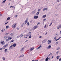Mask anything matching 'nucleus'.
<instances>
[{"mask_svg":"<svg viewBox=\"0 0 61 61\" xmlns=\"http://www.w3.org/2000/svg\"><path fill=\"white\" fill-rule=\"evenodd\" d=\"M16 23H15L13 24L12 26V27L14 28H15V27H16Z\"/></svg>","mask_w":61,"mask_h":61,"instance_id":"nucleus-1","label":"nucleus"},{"mask_svg":"<svg viewBox=\"0 0 61 61\" xmlns=\"http://www.w3.org/2000/svg\"><path fill=\"white\" fill-rule=\"evenodd\" d=\"M8 46V44H6L3 47H2V49H5L6 46Z\"/></svg>","mask_w":61,"mask_h":61,"instance_id":"nucleus-2","label":"nucleus"},{"mask_svg":"<svg viewBox=\"0 0 61 61\" xmlns=\"http://www.w3.org/2000/svg\"><path fill=\"white\" fill-rule=\"evenodd\" d=\"M8 38L9 40H11L13 39V38L10 37V36H8Z\"/></svg>","mask_w":61,"mask_h":61,"instance_id":"nucleus-3","label":"nucleus"},{"mask_svg":"<svg viewBox=\"0 0 61 61\" xmlns=\"http://www.w3.org/2000/svg\"><path fill=\"white\" fill-rule=\"evenodd\" d=\"M31 35V32H29L27 34V35L28 36H29Z\"/></svg>","mask_w":61,"mask_h":61,"instance_id":"nucleus-4","label":"nucleus"},{"mask_svg":"<svg viewBox=\"0 0 61 61\" xmlns=\"http://www.w3.org/2000/svg\"><path fill=\"white\" fill-rule=\"evenodd\" d=\"M47 42L48 44H49L51 43V40H48Z\"/></svg>","mask_w":61,"mask_h":61,"instance_id":"nucleus-5","label":"nucleus"},{"mask_svg":"<svg viewBox=\"0 0 61 61\" xmlns=\"http://www.w3.org/2000/svg\"><path fill=\"white\" fill-rule=\"evenodd\" d=\"M38 17V16H35L34 17V19H36Z\"/></svg>","mask_w":61,"mask_h":61,"instance_id":"nucleus-6","label":"nucleus"},{"mask_svg":"<svg viewBox=\"0 0 61 61\" xmlns=\"http://www.w3.org/2000/svg\"><path fill=\"white\" fill-rule=\"evenodd\" d=\"M28 21V19H26V20L25 21V24H26V23H27V22Z\"/></svg>","mask_w":61,"mask_h":61,"instance_id":"nucleus-7","label":"nucleus"},{"mask_svg":"<svg viewBox=\"0 0 61 61\" xmlns=\"http://www.w3.org/2000/svg\"><path fill=\"white\" fill-rule=\"evenodd\" d=\"M28 36L27 35H25L24 36V37L25 38H27V37H28Z\"/></svg>","mask_w":61,"mask_h":61,"instance_id":"nucleus-8","label":"nucleus"},{"mask_svg":"<svg viewBox=\"0 0 61 61\" xmlns=\"http://www.w3.org/2000/svg\"><path fill=\"white\" fill-rule=\"evenodd\" d=\"M5 30V29H2L1 30V32L2 33V32H4V31Z\"/></svg>","mask_w":61,"mask_h":61,"instance_id":"nucleus-9","label":"nucleus"},{"mask_svg":"<svg viewBox=\"0 0 61 61\" xmlns=\"http://www.w3.org/2000/svg\"><path fill=\"white\" fill-rule=\"evenodd\" d=\"M61 27V25H60L59 26H58L57 27V29H59Z\"/></svg>","mask_w":61,"mask_h":61,"instance_id":"nucleus-10","label":"nucleus"},{"mask_svg":"<svg viewBox=\"0 0 61 61\" xmlns=\"http://www.w3.org/2000/svg\"><path fill=\"white\" fill-rule=\"evenodd\" d=\"M37 28V26H36L34 27V29H36V28Z\"/></svg>","mask_w":61,"mask_h":61,"instance_id":"nucleus-11","label":"nucleus"},{"mask_svg":"<svg viewBox=\"0 0 61 61\" xmlns=\"http://www.w3.org/2000/svg\"><path fill=\"white\" fill-rule=\"evenodd\" d=\"M39 13H40V12L39 11L38 12H37L36 14V15H38L39 14Z\"/></svg>","mask_w":61,"mask_h":61,"instance_id":"nucleus-12","label":"nucleus"},{"mask_svg":"<svg viewBox=\"0 0 61 61\" xmlns=\"http://www.w3.org/2000/svg\"><path fill=\"white\" fill-rule=\"evenodd\" d=\"M34 49V47L31 48L30 49V51H32V50H33Z\"/></svg>","mask_w":61,"mask_h":61,"instance_id":"nucleus-13","label":"nucleus"},{"mask_svg":"<svg viewBox=\"0 0 61 61\" xmlns=\"http://www.w3.org/2000/svg\"><path fill=\"white\" fill-rule=\"evenodd\" d=\"M48 59H49V58H48V57H47L46 59V61H48Z\"/></svg>","mask_w":61,"mask_h":61,"instance_id":"nucleus-14","label":"nucleus"},{"mask_svg":"<svg viewBox=\"0 0 61 61\" xmlns=\"http://www.w3.org/2000/svg\"><path fill=\"white\" fill-rule=\"evenodd\" d=\"M51 45H50L49 46H48V48H51Z\"/></svg>","mask_w":61,"mask_h":61,"instance_id":"nucleus-15","label":"nucleus"},{"mask_svg":"<svg viewBox=\"0 0 61 61\" xmlns=\"http://www.w3.org/2000/svg\"><path fill=\"white\" fill-rule=\"evenodd\" d=\"M10 19V17H8L7 18V20H9Z\"/></svg>","mask_w":61,"mask_h":61,"instance_id":"nucleus-16","label":"nucleus"},{"mask_svg":"<svg viewBox=\"0 0 61 61\" xmlns=\"http://www.w3.org/2000/svg\"><path fill=\"white\" fill-rule=\"evenodd\" d=\"M43 17L44 18L46 17V15H44L43 16Z\"/></svg>","mask_w":61,"mask_h":61,"instance_id":"nucleus-17","label":"nucleus"},{"mask_svg":"<svg viewBox=\"0 0 61 61\" xmlns=\"http://www.w3.org/2000/svg\"><path fill=\"white\" fill-rule=\"evenodd\" d=\"M24 56V55H21L20 56V57H19V58L23 57V56Z\"/></svg>","mask_w":61,"mask_h":61,"instance_id":"nucleus-18","label":"nucleus"},{"mask_svg":"<svg viewBox=\"0 0 61 61\" xmlns=\"http://www.w3.org/2000/svg\"><path fill=\"white\" fill-rule=\"evenodd\" d=\"M13 46L14 47H15V46H16V44L14 43L13 45Z\"/></svg>","mask_w":61,"mask_h":61,"instance_id":"nucleus-19","label":"nucleus"},{"mask_svg":"<svg viewBox=\"0 0 61 61\" xmlns=\"http://www.w3.org/2000/svg\"><path fill=\"white\" fill-rule=\"evenodd\" d=\"M59 57H60V56H57L56 57L57 59H59Z\"/></svg>","mask_w":61,"mask_h":61,"instance_id":"nucleus-20","label":"nucleus"},{"mask_svg":"<svg viewBox=\"0 0 61 61\" xmlns=\"http://www.w3.org/2000/svg\"><path fill=\"white\" fill-rule=\"evenodd\" d=\"M5 42V41H2L1 42H0V44H3V43H4Z\"/></svg>","mask_w":61,"mask_h":61,"instance_id":"nucleus-21","label":"nucleus"},{"mask_svg":"<svg viewBox=\"0 0 61 61\" xmlns=\"http://www.w3.org/2000/svg\"><path fill=\"white\" fill-rule=\"evenodd\" d=\"M23 36V34H21L20 36V37H22Z\"/></svg>","mask_w":61,"mask_h":61,"instance_id":"nucleus-22","label":"nucleus"},{"mask_svg":"<svg viewBox=\"0 0 61 61\" xmlns=\"http://www.w3.org/2000/svg\"><path fill=\"white\" fill-rule=\"evenodd\" d=\"M47 10V8H45V9H43V11H45V10Z\"/></svg>","mask_w":61,"mask_h":61,"instance_id":"nucleus-23","label":"nucleus"},{"mask_svg":"<svg viewBox=\"0 0 61 61\" xmlns=\"http://www.w3.org/2000/svg\"><path fill=\"white\" fill-rule=\"evenodd\" d=\"M60 49V47H58L56 49V50H59Z\"/></svg>","mask_w":61,"mask_h":61,"instance_id":"nucleus-24","label":"nucleus"},{"mask_svg":"<svg viewBox=\"0 0 61 61\" xmlns=\"http://www.w3.org/2000/svg\"><path fill=\"white\" fill-rule=\"evenodd\" d=\"M52 53H50V54H49V55H48V57L49 56H50V55H52Z\"/></svg>","mask_w":61,"mask_h":61,"instance_id":"nucleus-25","label":"nucleus"},{"mask_svg":"<svg viewBox=\"0 0 61 61\" xmlns=\"http://www.w3.org/2000/svg\"><path fill=\"white\" fill-rule=\"evenodd\" d=\"M10 36H13L14 35V33H12L10 34Z\"/></svg>","mask_w":61,"mask_h":61,"instance_id":"nucleus-26","label":"nucleus"},{"mask_svg":"<svg viewBox=\"0 0 61 61\" xmlns=\"http://www.w3.org/2000/svg\"><path fill=\"white\" fill-rule=\"evenodd\" d=\"M7 49H5V53H6V52H7Z\"/></svg>","mask_w":61,"mask_h":61,"instance_id":"nucleus-27","label":"nucleus"},{"mask_svg":"<svg viewBox=\"0 0 61 61\" xmlns=\"http://www.w3.org/2000/svg\"><path fill=\"white\" fill-rule=\"evenodd\" d=\"M2 59L4 60H5V57H2Z\"/></svg>","mask_w":61,"mask_h":61,"instance_id":"nucleus-28","label":"nucleus"},{"mask_svg":"<svg viewBox=\"0 0 61 61\" xmlns=\"http://www.w3.org/2000/svg\"><path fill=\"white\" fill-rule=\"evenodd\" d=\"M31 37H32V36L31 35H30L29 37V38H31Z\"/></svg>","mask_w":61,"mask_h":61,"instance_id":"nucleus-29","label":"nucleus"},{"mask_svg":"<svg viewBox=\"0 0 61 61\" xmlns=\"http://www.w3.org/2000/svg\"><path fill=\"white\" fill-rule=\"evenodd\" d=\"M46 20V19H43V21L44 22V21H45Z\"/></svg>","mask_w":61,"mask_h":61,"instance_id":"nucleus-30","label":"nucleus"},{"mask_svg":"<svg viewBox=\"0 0 61 61\" xmlns=\"http://www.w3.org/2000/svg\"><path fill=\"white\" fill-rule=\"evenodd\" d=\"M52 22L49 25V26H51V25H52Z\"/></svg>","mask_w":61,"mask_h":61,"instance_id":"nucleus-31","label":"nucleus"},{"mask_svg":"<svg viewBox=\"0 0 61 61\" xmlns=\"http://www.w3.org/2000/svg\"><path fill=\"white\" fill-rule=\"evenodd\" d=\"M6 1V0H4L2 2V3H5V1Z\"/></svg>","mask_w":61,"mask_h":61,"instance_id":"nucleus-32","label":"nucleus"},{"mask_svg":"<svg viewBox=\"0 0 61 61\" xmlns=\"http://www.w3.org/2000/svg\"><path fill=\"white\" fill-rule=\"evenodd\" d=\"M4 37L5 38H7V36H5V37Z\"/></svg>","mask_w":61,"mask_h":61,"instance_id":"nucleus-33","label":"nucleus"},{"mask_svg":"<svg viewBox=\"0 0 61 61\" xmlns=\"http://www.w3.org/2000/svg\"><path fill=\"white\" fill-rule=\"evenodd\" d=\"M12 47H13V45H11L10 46V48H12Z\"/></svg>","mask_w":61,"mask_h":61,"instance_id":"nucleus-34","label":"nucleus"},{"mask_svg":"<svg viewBox=\"0 0 61 61\" xmlns=\"http://www.w3.org/2000/svg\"><path fill=\"white\" fill-rule=\"evenodd\" d=\"M11 7H12V8H13V7H14V6H10V8H11Z\"/></svg>","mask_w":61,"mask_h":61,"instance_id":"nucleus-35","label":"nucleus"},{"mask_svg":"<svg viewBox=\"0 0 61 61\" xmlns=\"http://www.w3.org/2000/svg\"><path fill=\"white\" fill-rule=\"evenodd\" d=\"M6 41H9V39H6Z\"/></svg>","mask_w":61,"mask_h":61,"instance_id":"nucleus-36","label":"nucleus"},{"mask_svg":"<svg viewBox=\"0 0 61 61\" xmlns=\"http://www.w3.org/2000/svg\"><path fill=\"white\" fill-rule=\"evenodd\" d=\"M9 27V26H6V28H8Z\"/></svg>","mask_w":61,"mask_h":61,"instance_id":"nucleus-37","label":"nucleus"},{"mask_svg":"<svg viewBox=\"0 0 61 61\" xmlns=\"http://www.w3.org/2000/svg\"><path fill=\"white\" fill-rule=\"evenodd\" d=\"M11 42H13V41H14V40H12L11 41Z\"/></svg>","mask_w":61,"mask_h":61,"instance_id":"nucleus-38","label":"nucleus"},{"mask_svg":"<svg viewBox=\"0 0 61 61\" xmlns=\"http://www.w3.org/2000/svg\"><path fill=\"white\" fill-rule=\"evenodd\" d=\"M46 41H42V43H45V42Z\"/></svg>","mask_w":61,"mask_h":61,"instance_id":"nucleus-39","label":"nucleus"},{"mask_svg":"<svg viewBox=\"0 0 61 61\" xmlns=\"http://www.w3.org/2000/svg\"><path fill=\"white\" fill-rule=\"evenodd\" d=\"M29 25V22H27V25Z\"/></svg>","mask_w":61,"mask_h":61,"instance_id":"nucleus-40","label":"nucleus"},{"mask_svg":"<svg viewBox=\"0 0 61 61\" xmlns=\"http://www.w3.org/2000/svg\"><path fill=\"white\" fill-rule=\"evenodd\" d=\"M54 39L56 40V37H55L54 38Z\"/></svg>","mask_w":61,"mask_h":61,"instance_id":"nucleus-41","label":"nucleus"},{"mask_svg":"<svg viewBox=\"0 0 61 61\" xmlns=\"http://www.w3.org/2000/svg\"><path fill=\"white\" fill-rule=\"evenodd\" d=\"M19 36H18L17 37V38H19Z\"/></svg>","mask_w":61,"mask_h":61,"instance_id":"nucleus-42","label":"nucleus"},{"mask_svg":"<svg viewBox=\"0 0 61 61\" xmlns=\"http://www.w3.org/2000/svg\"><path fill=\"white\" fill-rule=\"evenodd\" d=\"M24 49V48H22L21 50V51H23V49Z\"/></svg>","mask_w":61,"mask_h":61,"instance_id":"nucleus-43","label":"nucleus"},{"mask_svg":"<svg viewBox=\"0 0 61 61\" xmlns=\"http://www.w3.org/2000/svg\"><path fill=\"white\" fill-rule=\"evenodd\" d=\"M59 61H61V58L59 59Z\"/></svg>","mask_w":61,"mask_h":61,"instance_id":"nucleus-44","label":"nucleus"},{"mask_svg":"<svg viewBox=\"0 0 61 61\" xmlns=\"http://www.w3.org/2000/svg\"><path fill=\"white\" fill-rule=\"evenodd\" d=\"M39 48H39V47H38L37 48V49H38V50L39 49Z\"/></svg>","mask_w":61,"mask_h":61,"instance_id":"nucleus-45","label":"nucleus"},{"mask_svg":"<svg viewBox=\"0 0 61 61\" xmlns=\"http://www.w3.org/2000/svg\"><path fill=\"white\" fill-rule=\"evenodd\" d=\"M8 34H9L8 33H6V34H5V35H8Z\"/></svg>","mask_w":61,"mask_h":61,"instance_id":"nucleus-46","label":"nucleus"},{"mask_svg":"<svg viewBox=\"0 0 61 61\" xmlns=\"http://www.w3.org/2000/svg\"><path fill=\"white\" fill-rule=\"evenodd\" d=\"M56 45H57V44H58V42H56Z\"/></svg>","mask_w":61,"mask_h":61,"instance_id":"nucleus-47","label":"nucleus"},{"mask_svg":"<svg viewBox=\"0 0 61 61\" xmlns=\"http://www.w3.org/2000/svg\"><path fill=\"white\" fill-rule=\"evenodd\" d=\"M17 15H16L15 16V17H17Z\"/></svg>","mask_w":61,"mask_h":61,"instance_id":"nucleus-48","label":"nucleus"},{"mask_svg":"<svg viewBox=\"0 0 61 61\" xmlns=\"http://www.w3.org/2000/svg\"><path fill=\"white\" fill-rule=\"evenodd\" d=\"M41 45L39 46V47L40 48L41 47Z\"/></svg>","mask_w":61,"mask_h":61,"instance_id":"nucleus-49","label":"nucleus"},{"mask_svg":"<svg viewBox=\"0 0 61 61\" xmlns=\"http://www.w3.org/2000/svg\"><path fill=\"white\" fill-rule=\"evenodd\" d=\"M2 49V48H0V50H1Z\"/></svg>","mask_w":61,"mask_h":61,"instance_id":"nucleus-50","label":"nucleus"},{"mask_svg":"<svg viewBox=\"0 0 61 61\" xmlns=\"http://www.w3.org/2000/svg\"><path fill=\"white\" fill-rule=\"evenodd\" d=\"M8 23V22H7L6 23H5V25H6V24H7V23Z\"/></svg>","mask_w":61,"mask_h":61,"instance_id":"nucleus-51","label":"nucleus"},{"mask_svg":"<svg viewBox=\"0 0 61 61\" xmlns=\"http://www.w3.org/2000/svg\"><path fill=\"white\" fill-rule=\"evenodd\" d=\"M40 24V23L39 22L37 24V25H39Z\"/></svg>","mask_w":61,"mask_h":61,"instance_id":"nucleus-52","label":"nucleus"},{"mask_svg":"<svg viewBox=\"0 0 61 61\" xmlns=\"http://www.w3.org/2000/svg\"><path fill=\"white\" fill-rule=\"evenodd\" d=\"M42 37V36H40L39 37V38H40Z\"/></svg>","mask_w":61,"mask_h":61,"instance_id":"nucleus-53","label":"nucleus"},{"mask_svg":"<svg viewBox=\"0 0 61 61\" xmlns=\"http://www.w3.org/2000/svg\"><path fill=\"white\" fill-rule=\"evenodd\" d=\"M41 10H40V9H38V11H40Z\"/></svg>","mask_w":61,"mask_h":61,"instance_id":"nucleus-54","label":"nucleus"},{"mask_svg":"<svg viewBox=\"0 0 61 61\" xmlns=\"http://www.w3.org/2000/svg\"><path fill=\"white\" fill-rule=\"evenodd\" d=\"M17 30H18L19 29V28H17Z\"/></svg>","mask_w":61,"mask_h":61,"instance_id":"nucleus-55","label":"nucleus"},{"mask_svg":"<svg viewBox=\"0 0 61 61\" xmlns=\"http://www.w3.org/2000/svg\"><path fill=\"white\" fill-rule=\"evenodd\" d=\"M45 28L46 27V25H45L44 26Z\"/></svg>","mask_w":61,"mask_h":61,"instance_id":"nucleus-56","label":"nucleus"},{"mask_svg":"<svg viewBox=\"0 0 61 61\" xmlns=\"http://www.w3.org/2000/svg\"><path fill=\"white\" fill-rule=\"evenodd\" d=\"M38 61V60H35L34 61Z\"/></svg>","mask_w":61,"mask_h":61,"instance_id":"nucleus-57","label":"nucleus"},{"mask_svg":"<svg viewBox=\"0 0 61 61\" xmlns=\"http://www.w3.org/2000/svg\"><path fill=\"white\" fill-rule=\"evenodd\" d=\"M51 57H52V58H53L54 57V56H52Z\"/></svg>","mask_w":61,"mask_h":61,"instance_id":"nucleus-58","label":"nucleus"},{"mask_svg":"<svg viewBox=\"0 0 61 61\" xmlns=\"http://www.w3.org/2000/svg\"><path fill=\"white\" fill-rule=\"evenodd\" d=\"M60 38H61V37H59V38H58V39H60Z\"/></svg>","mask_w":61,"mask_h":61,"instance_id":"nucleus-59","label":"nucleus"},{"mask_svg":"<svg viewBox=\"0 0 61 61\" xmlns=\"http://www.w3.org/2000/svg\"><path fill=\"white\" fill-rule=\"evenodd\" d=\"M27 41H28V40H27L25 41V42H27Z\"/></svg>","mask_w":61,"mask_h":61,"instance_id":"nucleus-60","label":"nucleus"},{"mask_svg":"<svg viewBox=\"0 0 61 61\" xmlns=\"http://www.w3.org/2000/svg\"><path fill=\"white\" fill-rule=\"evenodd\" d=\"M2 15L0 14V16H1Z\"/></svg>","mask_w":61,"mask_h":61,"instance_id":"nucleus-61","label":"nucleus"},{"mask_svg":"<svg viewBox=\"0 0 61 61\" xmlns=\"http://www.w3.org/2000/svg\"><path fill=\"white\" fill-rule=\"evenodd\" d=\"M59 0H58L57 2H59Z\"/></svg>","mask_w":61,"mask_h":61,"instance_id":"nucleus-62","label":"nucleus"},{"mask_svg":"<svg viewBox=\"0 0 61 61\" xmlns=\"http://www.w3.org/2000/svg\"><path fill=\"white\" fill-rule=\"evenodd\" d=\"M59 40V39H57V40H56V41H57V40Z\"/></svg>","mask_w":61,"mask_h":61,"instance_id":"nucleus-63","label":"nucleus"},{"mask_svg":"<svg viewBox=\"0 0 61 61\" xmlns=\"http://www.w3.org/2000/svg\"><path fill=\"white\" fill-rule=\"evenodd\" d=\"M60 34H61V31L60 32Z\"/></svg>","mask_w":61,"mask_h":61,"instance_id":"nucleus-64","label":"nucleus"}]
</instances>
